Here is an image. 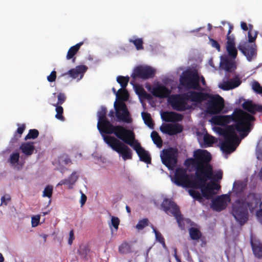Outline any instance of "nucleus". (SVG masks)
<instances>
[{"mask_svg": "<svg viewBox=\"0 0 262 262\" xmlns=\"http://www.w3.org/2000/svg\"><path fill=\"white\" fill-rule=\"evenodd\" d=\"M203 140L206 147L211 146L216 141V139L215 137L208 134L204 135Z\"/></svg>", "mask_w": 262, "mask_h": 262, "instance_id": "obj_39", "label": "nucleus"}, {"mask_svg": "<svg viewBox=\"0 0 262 262\" xmlns=\"http://www.w3.org/2000/svg\"><path fill=\"white\" fill-rule=\"evenodd\" d=\"M203 96L200 101L197 102L200 103L209 99L207 102V112L211 115L218 114L223 109L225 104L224 99L219 95H212L208 93H203Z\"/></svg>", "mask_w": 262, "mask_h": 262, "instance_id": "obj_7", "label": "nucleus"}, {"mask_svg": "<svg viewBox=\"0 0 262 262\" xmlns=\"http://www.w3.org/2000/svg\"><path fill=\"white\" fill-rule=\"evenodd\" d=\"M74 239V231L73 230H71L69 233V238L68 240V243L69 245H72L73 241Z\"/></svg>", "mask_w": 262, "mask_h": 262, "instance_id": "obj_60", "label": "nucleus"}, {"mask_svg": "<svg viewBox=\"0 0 262 262\" xmlns=\"http://www.w3.org/2000/svg\"><path fill=\"white\" fill-rule=\"evenodd\" d=\"M52 192H53L52 186L48 185L45 187V188L43 191L42 196L43 197H48V198H50L52 195Z\"/></svg>", "mask_w": 262, "mask_h": 262, "instance_id": "obj_48", "label": "nucleus"}, {"mask_svg": "<svg viewBox=\"0 0 262 262\" xmlns=\"http://www.w3.org/2000/svg\"><path fill=\"white\" fill-rule=\"evenodd\" d=\"M178 150L172 147L164 149L160 155L162 162L168 169L175 167L178 162Z\"/></svg>", "mask_w": 262, "mask_h": 262, "instance_id": "obj_12", "label": "nucleus"}, {"mask_svg": "<svg viewBox=\"0 0 262 262\" xmlns=\"http://www.w3.org/2000/svg\"><path fill=\"white\" fill-rule=\"evenodd\" d=\"M200 77L196 71L187 70L183 73L180 78V84L186 89L201 90Z\"/></svg>", "mask_w": 262, "mask_h": 262, "instance_id": "obj_10", "label": "nucleus"}, {"mask_svg": "<svg viewBox=\"0 0 262 262\" xmlns=\"http://www.w3.org/2000/svg\"><path fill=\"white\" fill-rule=\"evenodd\" d=\"M189 193L195 200L199 201V202H202V196L198 191L194 189H190L189 190Z\"/></svg>", "mask_w": 262, "mask_h": 262, "instance_id": "obj_44", "label": "nucleus"}, {"mask_svg": "<svg viewBox=\"0 0 262 262\" xmlns=\"http://www.w3.org/2000/svg\"><path fill=\"white\" fill-rule=\"evenodd\" d=\"M182 114L174 112H165L161 114L162 120L167 122H176L181 121L183 119Z\"/></svg>", "mask_w": 262, "mask_h": 262, "instance_id": "obj_22", "label": "nucleus"}, {"mask_svg": "<svg viewBox=\"0 0 262 262\" xmlns=\"http://www.w3.org/2000/svg\"><path fill=\"white\" fill-rule=\"evenodd\" d=\"M78 179V176L77 175L76 172L73 171L68 179L60 181L57 186L67 185L69 189H72L73 185L76 183Z\"/></svg>", "mask_w": 262, "mask_h": 262, "instance_id": "obj_27", "label": "nucleus"}, {"mask_svg": "<svg viewBox=\"0 0 262 262\" xmlns=\"http://www.w3.org/2000/svg\"><path fill=\"white\" fill-rule=\"evenodd\" d=\"M129 42L133 43L137 50H141L144 49L143 40L141 38H134L129 39Z\"/></svg>", "mask_w": 262, "mask_h": 262, "instance_id": "obj_37", "label": "nucleus"}, {"mask_svg": "<svg viewBox=\"0 0 262 262\" xmlns=\"http://www.w3.org/2000/svg\"><path fill=\"white\" fill-rule=\"evenodd\" d=\"M17 125L18 126V127L17 128L15 134H16V135H19L20 136V137H21V135L26 128V125L25 124H23L21 125L18 124Z\"/></svg>", "mask_w": 262, "mask_h": 262, "instance_id": "obj_56", "label": "nucleus"}, {"mask_svg": "<svg viewBox=\"0 0 262 262\" xmlns=\"http://www.w3.org/2000/svg\"><path fill=\"white\" fill-rule=\"evenodd\" d=\"M56 78V72L53 71L50 73V75L47 77V80L49 82H52L55 81Z\"/></svg>", "mask_w": 262, "mask_h": 262, "instance_id": "obj_57", "label": "nucleus"}, {"mask_svg": "<svg viewBox=\"0 0 262 262\" xmlns=\"http://www.w3.org/2000/svg\"><path fill=\"white\" fill-rule=\"evenodd\" d=\"M39 132L36 129H31L29 130L28 134L25 136V140L35 139L38 137Z\"/></svg>", "mask_w": 262, "mask_h": 262, "instance_id": "obj_43", "label": "nucleus"}, {"mask_svg": "<svg viewBox=\"0 0 262 262\" xmlns=\"http://www.w3.org/2000/svg\"><path fill=\"white\" fill-rule=\"evenodd\" d=\"M241 81L238 80H231L227 81H224L219 85V88L224 91H228L238 86Z\"/></svg>", "mask_w": 262, "mask_h": 262, "instance_id": "obj_28", "label": "nucleus"}, {"mask_svg": "<svg viewBox=\"0 0 262 262\" xmlns=\"http://www.w3.org/2000/svg\"><path fill=\"white\" fill-rule=\"evenodd\" d=\"M252 89L257 93L262 94V86L256 81H254L252 85Z\"/></svg>", "mask_w": 262, "mask_h": 262, "instance_id": "obj_50", "label": "nucleus"}, {"mask_svg": "<svg viewBox=\"0 0 262 262\" xmlns=\"http://www.w3.org/2000/svg\"><path fill=\"white\" fill-rule=\"evenodd\" d=\"M227 42L226 46H234L235 45V38L233 35L227 34L226 36Z\"/></svg>", "mask_w": 262, "mask_h": 262, "instance_id": "obj_51", "label": "nucleus"}, {"mask_svg": "<svg viewBox=\"0 0 262 262\" xmlns=\"http://www.w3.org/2000/svg\"><path fill=\"white\" fill-rule=\"evenodd\" d=\"M152 140L154 143L159 148H160L162 146V140L158 133L156 131H152L150 135Z\"/></svg>", "mask_w": 262, "mask_h": 262, "instance_id": "obj_35", "label": "nucleus"}, {"mask_svg": "<svg viewBox=\"0 0 262 262\" xmlns=\"http://www.w3.org/2000/svg\"><path fill=\"white\" fill-rule=\"evenodd\" d=\"M40 219V215H36L35 216H33L31 219L32 226L33 227L37 226L39 224Z\"/></svg>", "mask_w": 262, "mask_h": 262, "instance_id": "obj_54", "label": "nucleus"}, {"mask_svg": "<svg viewBox=\"0 0 262 262\" xmlns=\"http://www.w3.org/2000/svg\"><path fill=\"white\" fill-rule=\"evenodd\" d=\"M161 206L167 214L170 213L175 217L179 226L183 229L184 227V224L178 206L174 202L168 199H165Z\"/></svg>", "mask_w": 262, "mask_h": 262, "instance_id": "obj_11", "label": "nucleus"}, {"mask_svg": "<svg viewBox=\"0 0 262 262\" xmlns=\"http://www.w3.org/2000/svg\"><path fill=\"white\" fill-rule=\"evenodd\" d=\"M209 184L210 186H211V188H212V190L214 189L218 190L221 187V186L219 185L216 184L214 182Z\"/></svg>", "mask_w": 262, "mask_h": 262, "instance_id": "obj_62", "label": "nucleus"}, {"mask_svg": "<svg viewBox=\"0 0 262 262\" xmlns=\"http://www.w3.org/2000/svg\"><path fill=\"white\" fill-rule=\"evenodd\" d=\"M34 144V142H32L22 143L19 147V149L26 156H30L33 154L35 149Z\"/></svg>", "mask_w": 262, "mask_h": 262, "instance_id": "obj_26", "label": "nucleus"}, {"mask_svg": "<svg viewBox=\"0 0 262 262\" xmlns=\"http://www.w3.org/2000/svg\"><path fill=\"white\" fill-rule=\"evenodd\" d=\"M250 243L254 256L258 259L262 258V243L256 239H251Z\"/></svg>", "mask_w": 262, "mask_h": 262, "instance_id": "obj_25", "label": "nucleus"}, {"mask_svg": "<svg viewBox=\"0 0 262 262\" xmlns=\"http://www.w3.org/2000/svg\"><path fill=\"white\" fill-rule=\"evenodd\" d=\"M154 233L155 234L156 239L162 245V247L164 249H167V247L165 242V239L162 234L156 229V228L153 226H151Z\"/></svg>", "mask_w": 262, "mask_h": 262, "instance_id": "obj_33", "label": "nucleus"}, {"mask_svg": "<svg viewBox=\"0 0 262 262\" xmlns=\"http://www.w3.org/2000/svg\"><path fill=\"white\" fill-rule=\"evenodd\" d=\"M256 216L259 222L262 224V209H259L256 211Z\"/></svg>", "mask_w": 262, "mask_h": 262, "instance_id": "obj_59", "label": "nucleus"}, {"mask_svg": "<svg viewBox=\"0 0 262 262\" xmlns=\"http://www.w3.org/2000/svg\"><path fill=\"white\" fill-rule=\"evenodd\" d=\"M56 114L55 115V117L59 120H63L64 117L62 116V114L63 112V108L61 105H56Z\"/></svg>", "mask_w": 262, "mask_h": 262, "instance_id": "obj_45", "label": "nucleus"}, {"mask_svg": "<svg viewBox=\"0 0 262 262\" xmlns=\"http://www.w3.org/2000/svg\"><path fill=\"white\" fill-rule=\"evenodd\" d=\"M119 252L120 253H129L132 252V247L127 242H123L119 247Z\"/></svg>", "mask_w": 262, "mask_h": 262, "instance_id": "obj_40", "label": "nucleus"}, {"mask_svg": "<svg viewBox=\"0 0 262 262\" xmlns=\"http://www.w3.org/2000/svg\"><path fill=\"white\" fill-rule=\"evenodd\" d=\"M209 42L211 45V46L215 48L217 51L220 52L221 51V46L219 43L215 40L211 38H209Z\"/></svg>", "mask_w": 262, "mask_h": 262, "instance_id": "obj_53", "label": "nucleus"}, {"mask_svg": "<svg viewBox=\"0 0 262 262\" xmlns=\"http://www.w3.org/2000/svg\"><path fill=\"white\" fill-rule=\"evenodd\" d=\"M206 183L203 184L199 182L196 178L193 181L192 188L196 189H201L202 195L206 199H210L212 195V188H211L210 184L206 185Z\"/></svg>", "mask_w": 262, "mask_h": 262, "instance_id": "obj_17", "label": "nucleus"}, {"mask_svg": "<svg viewBox=\"0 0 262 262\" xmlns=\"http://www.w3.org/2000/svg\"><path fill=\"white\" fill-rule=\"evenodd\" d=\"M256 31H248V42H245L239 43L237 47L238 50L246 57L247 60L251 61L253 57L256 56V45L253 43L257 36Z\"/></svg>", "mask_w": 262, "mask_h": 262, "instance_id": "obj_8", "label": "nucleus"}, {"mask_svg": "<svg viewBox=\"0 0 262 262\" xmlns=\"http://www.w3.org/2000/svg\"><path fill=\"white\" fill-rule=\"evenodd\" d=\"M112 225L117 230L118 229L120 221L117 217L112 216L111 219Z\"/></svg>", "mask_w": 262, "mask_h": 262, "instance_id": "obj_55", "label": "nucleus"}, {"mask_svg": "<svg viewBox=\"0 0 262 262\" xmlns=\"http://www.w3.org/2000/svg\"><path fill=\"white\" fill-rule=\"evenodd\" d=\"M247 186V181H239L235 182L233 184L234 191L237 195H241L243 193Z\"/></svg>", "mask_w": 262, "mask_h": 262, "instance_id": "obj_31", "label": "nucleus"}, {"mask_svg": "<svg viewBox=\"0 0 262 262\" xmlns=\"http://www.w3.org/2000/svg\"><path fill=\"white\" fill-rule=\"evenodd\" d=\"M107 108L104 106L100 107L97 112L98 123L97 128L101 134H114L119 139L124 143L133 146V140L135 135L133 131L125 128L121 125H114L107 118Z\"/></svg>", "mask_w": 262, "mask_h": 262, "instance_id": "obj_2", "label": "nucleus"}, {"mask_svg": "<svg viewBox=\"0 0 262 262\" xmlns=\"http://www.w3.org/2000/svg\"><path fill=\"white\" fill-rule=\"evenodd\" d=\"M203 96L202 92L191 91L183 94L172 95L169 101L173 110L181 112L188 108L187 101L197 102V101H200Z\"/></svg>", "mask_w": 262, "mask_h": 262, "instance_id": "obj_5", "label": "nucleus"}, {"mask_svg": "<svg viewBox=\"0 0 262 262\" xmlns=\"http://www.w3.org/2000/svg\"><path fill=\"white\" fill-rule=\"evenodd\" d=\"M135 139L133 140V146H131L136 150L137 154L140 158V160L146 163L151 162V157L148 152L146 151L138 142H136L134 144Z\"/></svg>", "mask_w": 262, "mask_h": 262, "instance_id": "obj_19", "label": "nucleus"}, {"mask_svg": "<svg viewBox=\"0 0 262 262\" xmlns=\"http://www.w3.org/2000/svg\"><path fill=\"white\" fill-rule=\"evenodd\" d=\"M87 199L86 196L83 193H81L80 198V204L81 206H83L86 202Z\"/></svg>", "mask_w": 262, "mask_h": 262, "instance_id": "obj_61", "label": "nucleus"}, {"mask_svg": "<svg viewBox=\"0 0 262 262\" xmlns=\"http://www.w3.org/2000/svg\"><path fill=\"white\" fill-rule=\"evenodd\" d=\"M226 50L230 57L233 59H235L237 55V50L236 48L235 45L234 46H226Z\"/></svg>", "mask_w": 262, "mask_h": 262, "instance_id": "obj_42", "label": "nucleus"}, {"mask_svg": "<svg viewBox=\"0 0 262 262\" xmlns=\"http://www.w3.org/2000/svg\"><path fill=\"white\" fill-rule=\"evenodd\" d=\"M224 141L221 145V149L225 152L230 154L234 151L238 145L239 141L234 129L232 126H227L222 131Z\"/></svg>", "mask_w": 262, "mask_h": 262, "instance_id": "obj_6", "label": "nucleus"}, {"mask_svg": "<svg viewBox=\"0 0 262 262\" xmlns=\"http://www.w3.org/2000/svg\"><path fill=\"white\" fill-rule=\"evenodd\" d=\"M174 183L178 186L192 187L193 181H191L187 170L183 168H178L176 170Z\"/></svg>", "mask_w": 262, "mask_h": 262, "instance_id": "obj_14", "label": "nucleus"}, {"mask_svg": "<svg viewBox=\"0 0 262 262\" xmlns=\"http://www.w3.org/2000/svg\"><path fill=\"white\" fill-rule=\"evenodd\" d=\"M129 80L128 76H118L117 78V81L121 86V89H125Z\"/></svg>", "mask_w": 262, "mask_h": 262, "instance_id": "obj_41", "label": "nucleus"}, {"mask_svg": "<svg viewBox=\"0 0 262 262\" xmlns=\"http://www.w3.org/2000/svg\"><path fill=\"white\" fill-rule=\"evenodd\" d=\"M229 199V196L227 195H222L218 196L212 201V208L215 211H221L224 210L226 206V203L225 198Z\"/></svg>", "mask_w": 262, "mask_h": 262, "instance_id": "obj_23", "label": "nucleus"}, {"mask_svg": "<svg viewBox=\"0 0 262 262\" xmlns=\"http://www.w3.org/2000/svg\"><path fill=\"white\" fill-rule=\"evenodd\" d=\"M19 154L18 152L12 153L10 157L9 162L12 164H15L19 161Z\"/></svg>", "mask_w": 262, "mask_h": 262, "instance_id": "obj_49", "label": "nucleus"}, {"mask_svg": "<svg viewBox=\"0 0 262 262\" xmlns=\"http://www.w3.org/2000/svg\"><path fill=\"white\" fill-rule=\"evenodd\" d=\"M148 220L147 219H143L140 220L136 226V228L138 230H142L144 227L148 226Z\"/></svg>", "mask_w": 262, "mask_h": 262, "instance_id": "obj_47", "label": "nucleus"}, {"mask_svg": "<svg viewBox=\"0 0 262 262\" xmlns=\"http://www.w3.org/2000/svg\"><path fill=\"white\" fill-rule=\"evenodd\" d=\"M206 165L209 166L208 171H203L204 173L201 174V179H198L199 182L203 184L206 183L207 180H211L213 182H218L222 179L223 172L222 170H219L215 173L213 174V167L210 162L206 163Z\"/></svg>", "mask_w": 262, "mask_h": 262, "instance_id": "obj_15", "label": "nucleus"}, {"mask_svg": "<svg viewBox=\"0 0 262 262\" xmlns=\"http://www.w3.org/2000/svg\"><path fill=\"white\" fill-rule=\"evenodd\" d=\"M261 199L254 192L249 193L244 199H237L231 205V214L241 226L249 220V211L253 213L259 204L262 206Z\"/></svg>", "mask_w": 262, "mask_h": 262, "instance_id": "obj_3", "label": "nucleus"}, {"mask_svg": "<svg viewBox=\"0 0 262 262\" xmlns=\"http://www.w3.org/2000/svg\"><path fill=\"white\" fill-rule=\"evenodd\" d=\"M151 93L155 97L164 98L170 95L171 91L165 86L159 84L152 88Z\"/></svg>", "mask_w": 262, "mask_h": 262, "instance_id": "obj_21", "label": "nucleus"}, {"mask_svg": "<svg viewBox=\"0 0 262 262\" xmlns=\"http://www.w3.org/2000/svg\"><path fill=\"white\" fill-rule=\"evenodd\" d=\"M21 138L20 136L19 135H16V134H14L13 137L11 138L10 140V142L12 144H15L18 142L19 139Z\"/></svg>", "mask_w": 262, "mask_h": 262, "instance_id": "obj_58", "label": "nucleus"}, {"mask_svg": "<svg viewBox=\"0 0 262 262\" xmlns=\"http://www.w3.org/2000/svg\"><path fill=\"white\" fill-rule=\"evenodd\" d=\"M83 42H80L77 43L76 45L71 47L68 51L66 58L69 60L73 59V61H75L76 58L74 56L79 51L80 47L83 45Z\"/></svg>", "mask_w": 262, "mask_h": 262, "instance_id": "obj_30", "label": "nucleus"}, {"mask_svg": "<svg viewBox=\"0 0 262 262\" xmlns=\"http://www.w3.org/2000/svg\"><path fill=\"white\" fill-rule=\"evenodd\" d=\"M88 67L84 65H79L76 66L75 68L70 69L67 73L62 74L61 76H69L72 79H81L84 73L86 71Z\"/></svg>", "mask_w": 262, "mask_h": 262, "instance_id": "obj_18", "label": "nucleus"}, {"mask_svg": "<svg viewBox=\"0 0 262 262\" xmlns=\"http://www.w3.org/2000/svg\"><path fill=\"white\" fill-rule=\"evenodd\" d=\"M116 98L117 101L125 102L128 99L129 94L125 89H120L116 93Z\"/></svg>", "mask_w": 262, "mask_h": 262, "instance_id": "obj_32", "label": "nucleus"}, {"mask_svg": "<svg viewBox=\"0 0 262 262\" xmlns=\"http://www.w3.org/2000/svg\"><path fill=\"white\" fill-rule=\"evenodd\" d=\"M103 140L114 150L121 154L124 160L132 158L131 149L118 139L111 136H103Z\"/></svg>", "mask_w": 262, "mask_h": 262, "instance_id": "obj_9", "label": "nucleus"}, {"mask_svg": "<svg viewBox=\"0 0 262 262\" xmlns=\"http://www.w3.org/2000/svg\"><path fill=\"white\" fill-rule=\"evenodd\" d=\"M255 117L239 108H235L231 115L215 116L212 117L211 122L218 125H225L233 121L235 123L228 126H232L234 131L237 130L242 138L246 137L251 131V122Z\"/></svg>", "mask_w": 262, "mask_h": 262, "instance_id": "obj_1", "label": "nucleus"}, {"mask_svg": "<svg viewBox=\"0 0 262 262\" xmlns=\"http://www.w3.org/2000/svg\"><path fill=\"white\" fill-rule=\"evenodd\" d=\"M142 117L144 123L150 128H153L154 124L150 114L145 112L142 113Z\"/></svg>", "mask_w": 262, "mask_h": 262, "instance_id": "obj_38", "label": "nucleus"}, {"mask_svg": "<svg viewBox=\"0 0 262 262\" xmlns=\"http://www.w3.org/2000/svg\"><path fill=\"white\" fill-rule=\"evenodd\" d=\"M114 106L117 121H122L127 123L132 122V118L125 102L115 101Z\"/></svg>", "mask_w": 262, "mask_h": 262, "instance_id": "obj_13", "label": "nucleus"}, {"mask_svg": "<svg viewBox=\"0 0 262 262\" xmlns=\"http://www.w3.org/2000/svg\"><path fill=\"white\" fill-rule=\"evenodd\" d=\"M242 107L244 110L252 114H255L256 112H262V105L253 103L251 101L244 102Z\"/></svg>", "mask_w": 262, "mask_h": 262, "instance_id": "obj_24", "label": "nucleus"}, {"mask_svg": "<svg viewBox=\"0 0 262 262\" xmlns=\"http://www.w3.org/2000/svg\"><path fill=\"white\" fill-rule=\"evenodd\" d=\"M108 115L111 118V121H113V119H115V111L113 110H110Z\"/></svg>", "mask_w": 262, "mask_h": 262, "instance_id": "obj_63", "label": "nucleus"}, {"mask_svg": "<svg viewBox=\"0 0 262 262\" xmlns=\"http://www.w3.org/2000/svg\"><path fill=\"white\" fill-rule=\"evenodd\" d=\"M183 129L182 125L178 123L173 124H166L160 127L161 132L170 136L174 135L181 133L183 131Z\"/></svg>", "mask_w": 262, "mask_h": 262, "instance_id": "obj_20", "label": "nucleus"}, {"mask_svg": "<svg viewBox=\"0 0 262 262\" xmlns=\"http://www.w3.org/2000/svg\"><path fill=\"white\" fill-rule=\"evenodd\" d=\"M136 93L141 98L147 100H150L152 98L151 95L147 93L141 86H139L136 89Z\"/></svg>", "mask_w": 262, "mask_h": 262, "instance_id": "obj_36", "label": "nucleus"}, {"mask_svg": "<svg viewBox=\"0 0 262 262\" xmlns=\"http://www.w3.org/2000/svg\"><path fill=\"white\" fill-rule=\"evenodd\" d=\"M194 158L186 159L185 161V165L189 167L192 166L195 168V178L201 179V174L204 173L203 171H208V167L206 163L211 160V155L207 150L204 149H198L194 151Z\"/></svg>", "mask_w": 262, "mask_h": 262, "instance_id": "obj_4", "label": "nucleus"}, {"mask_svg": "<svg viewBox=\"0 0 262 262\" xmlns=\"http://www.w3.org/2000/svg\"><path fill=\"white\" fill-rule=\"evenodd\" d=\"M156 71L149 66H139L135 68L132 77L134 79L140 78L144 80L153 78Z\"/></svg>", "mask_w": 262, "mask_h": 262, "instance_id": "obj_16", "label": "nucleus"}, {"mask_svg": "<svg viewBox=\"0 0 262 262\" xmlns=\"http://www.w3.org/2000/svg\"><path fill=\"white\" fill-rule=\"evenodd\" d=\"M11 196L9 194H6L1 198V205L7 206L11 201Z\"/></svg>", "mask_w": 262, "mask_h": 262, "instance_id": "obj_52", "label": "nucleus"}, {"mask_svg": "<svg viewBox=\"0 0 262 262\" xmlns=\"http://www.w3.org/2000/svg\"><path fill=\"white\" fill-rule=\"evenodd\" d=\"M221 65L227 73H231L236 68L234 62L228 58L222 59Z\"/></svg>", "mask_w": 262, "mask_h": 262, "instance_id": "obj_29", "label": "nucleus"}, {"mask_svg": "<svg viewBox=\"0 0 262 262\" xmlns=\"http://www.w3.org/2000/svg\"><path fill=\"white\" fill-rule=\"evenodd\" d=\"M189 233L190 238L193 240H198L202 236L201 231L194 227H191L189 229Z\"/></svg>", "mask_w": 262, "mask_h": 262, "instance_id": "obj_34", "label": "nucleus"}, {"mask_svg": "<svg viewBox=\"0 0 262 262\" xmlns=\"http://www.w3.org/2000/svg\"><path fill=\"white\" fill-rule=\"evenodd\" d=\"M241 28L244 31H247V30H248V25H247V23H245V22L242 21L241 23Z\"/></svg>", "mask_w": 262, "mask_h": 262, "instance_id": "obj_64", "label": "nucleus"}, {"mask_svg": "<svg viewBox=\"0 0 262 262\" xmlns=\"http://www.w3.org/2000/svg\"><path fill=\"white\" fill-rule=\"evenodd\" d=\"M58 101L56 103H52L53 106L61 105L66 99V96L64 93H60L57 95Z\"/></svg>", "mask_w": 262, "mask_h": 262, "instance_id": "obj_46", "label": "nucleus"}]
</instances>
